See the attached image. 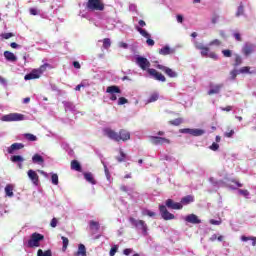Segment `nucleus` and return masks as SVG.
Masks as SVG:
<instances>
[{"label": "nucleus", "instance_id": "nucleus-1", "mask_svg": "<svg viewBox=\"0 0 256 256\" xmlns=\"http://www.w3.org/2000/svg\"><path fill=\"white\" fill-rule=\"evenodd\" d=\"M103 133L105 137H108V139H111L112 141H116V143H119L120 141H129V139H131V133L126 129H120L119 132H116L111 128H104Z\"/></svg>", "mask_w": 256, "mask_h": 256}, {"label": "nucleus", "instance_id": "nucleus-2", "mask_svg": "<svg viewBox=\"0 0 256 256\" xmlns=\"http://www.w3.org/2000/svg\"><path fill=\"white\" fill-rule=\"evenodd\" d=\"M86 8L88 11H105V4L101 0H88Z\"/></svg>", "mask_w": 256, "mask_h": 256}, {"label": "nucleus", "instance_id": "nucleus-3", "mask_svg": "<svg viewBox=\"0 0 256 256\" xmlns=\"http://www.w3.org/2000/svg\"><path fill=\"white\" fill-rule=\"evenodd\" d=\"M43 239H45V236H43V234H39L37 232L33 233L28 240V247H40L41 241H43Z\"/></svg>", "mask_w": 256, "mask_h": 256}, {"label": "nucleus", "instance_id": "nucleus-4", "mask_svg": "<svg viewBox=\"0 0 256 256\" xmlns=\"http://www.w3.org/2000/svg\"><path fill=\"white\" fill-rule=\"evenodd\" d=\"M131 225H133L136 229H141L143 235H147V223L144 220H137L133 217L129 218Z\"/></svg>", "mask_w": 256, "mask_h": 256}, {"label": "nucleus", "instance_id": "nucleus-5", "mask_svg": "<svg viewBox=\"0 0 256 256\" xmlns=\"http://www.w3.org/2000/svg\"><path fill=\"white\" fill-rule=\"evenodd\" d=\"M159 211H160V215H161L162 219H164V221H171V220L175 219V215L170 213L169 210H167V206L159 205Z\"/></svg>", "mask_w": 256, "mask_h": 256}, {"label": "nucleus", "instance_id": "nucleus-6", "mask_svg": "<svg viewBox=\"0 0 256 256\" xmlns=\"http://www.w3.org/2000/svg\"><path fill=\"white\" fill-rule=\"evenodd\" d=\"M136 31H138V33H140V35L142 37H145L146 40V43L149 47H153V45H155V40L151 39V34H149V32H147V30L139 27V26H136Z\"/></svg>", "mask_w": 256, "mask_h": 256}, {"label": "nucleus", "instance_id": "nucleus-7", "mask_svg": "<svg viewBox=\"0 0 256 256\" xmlns=\"http://www.w3.org/2000/svg\"><path fill=\"white\" fill-rule=\"evenodd\" d=\"M25 115L19 113H10L2 117V121L11 122V121H23Z\"/></svg>", "mask_w": 256, "mask_h": 256}, {"label": "nucleus", "instance_id": "nucleus-8", "mask_svg": "<svg viewBox=\"0 0 256 256\" xmlns=\"http://www.w3.org/2000/svg\"><path fill=\"white\" fill-rule=\"evenodd\" d=\"M136 63L143 71H147V69L151 67V62H149V60H147L145 57L138 56L136 58Z\"/></svg>", "mask_w": 256, "mask_h": 256}, {"label": "nucleus", "instance_id": "nucleus-9", "mask_svg": "<svg viewBox=\"0 0 256 256\" xmlns=\"http://www.w3.org/2000/svg\"><path fill=\"white\" fill-rule=\"evenodd\" d=\"M147 72L149 73V75H151V77H154L156 81H161L162 83H165V81H167V78H165V76L162 75L161 72H157V70L153 68H148Z\"/></svg>", "mask_w": 256, "mask_h": 256}, {"label": "nucleus", "instance_id": "nucleus-10", "mask_svg": "<svg viewBox=\"0 0 256 256\" xmlns=\"http://www.w3.org/2000/svg\"><path fill=\"white\" fill-rule=\"evenodd\" d=\"M150 141L153 145H165V143L167 145L171 144V140L159 136H151Z\"/></svg>", "mask_w": 256, "mask_h": 256}, {"label": "nucleus", "instance_id": "nucleus-11", "mask_svg": "<svg viewBox=\"0 0 256 256\" xmlns=\"http://www.w3.org/2000/svg\"><path fill=\"white\" fill-rule=\"evenodd\" d=\"M242 53L245 57H249V55H253L255 53V44L246 43L242 48Z\"/></svg>", "mask_w": 256, "mask_h": 256}, {"label": "nucleus", "instance_id": "nucleus-12", "mask_svg": "<svg viewBox=\"0 0 256 256\" xmlns=\"http://www.w3.org/2000/svg\"><path fill=\"white\" fill-rule=\"evenodd\" d=\"M106 93H110V95H112L110 97L111 101H117V95H115V93H121V89L119 88V86H108L106 89Z\"/></svg>", "mask_w": 256, "mask_h": 256}, {"label": "nucleus", "instance_id": "nucleus-13", "mask_svg": "<svg viewBox=\"0 0 256 256\" xmlns=\"http://www.w3.org/2000/svg\"><path fill=\"white\" fill-rule=\"evenodd\" d=\"M157 69H160V71H163L170 78L177 77V72L173 71V69H171L169 67L158 64Z\"/></svg>", "mask_w": 256, "mask_h": 256}, {"label": "nucleus", "instance_id": "nucleus-14", "mask_svg": "<svg viewBox=\"0 0 256 256\" xmlns=\"http://www.w3.org/2000/svg\"><path fill=\"white\" fill-rule=\"evenodd\" d=\"M222 88L223 84H210V90L208 91V95H219Z\"/></svg>", "mask_w": 256, "mask_h": 256}, {"label": "nucleus", "instance_id": "nucleus-15", "mask_svg": "<svg viewBox=\"0 0 256 256\" xmlns=\"http://www.w3.org/2000/svg\"><path fill=\"white\" fill-rule=\"evenodd\" d=\"M166 207H168V209H174V210L183 209V205L179 202L173 201V199L166 200Z\"/></svg>", "mask_w": 256, "mask_h": 256}, {"label": "nucleus", "instance_id": "nucleus-16", "mask_svg": "<svg viewBox=\"0 0 256 256\" xmlns=\"http://www.w3.org/2000/svg\"><path fill=\"white\" fill-rule=\"evenodd\" d=\"M27 175L29 179L32 181L33 185H39V174H37L35 170H28Z\"/></svg>", "mask_w": 256, "mask_h": 256}, {"label": "nucleus", "instance_id": "nucleus-17", "mask_svg": "<svg viewBox=\"0 0 256 256\" xmlns=\"http://www.w3.org/2000/svg\"><path fill=\"white\" fill-rule=\"evenodd\" d=\"M24 147L25 145H23V143H13L10 147H8L7 153H9V155H13L15 151H19Z\"/></svg>", "mask_w": 256, "mask_h": 256}, {"label": "nucleus", "instance_id": "nucleus-18", "mask_svg": "<svg viewBox=\"0 0 256 256\" xmlns=\"http://www.w3.org/2000/svg\"><path fill=\"white\" fill-rule=\"evenodd\" d=\"M186 223H192V225H199L201 223V219L195 214H190L185 217Z\"/></svg>", "mask_w": 256, "mask_h": 256}, {"label": "nucleus", "instance_id": "nucleus-19", "mask_svg": "<svg viewBox=\"0 0 256 256\" xmlns=\"http://www.w3.org/2000/svg\"><path fill=\"white\" fill-rule=\"evenodd\" d=\"M39 77H41V75L39 74L37 69H33L29 74H26L24 76V79L25 81H31L33 79H39Z\"/></svg>", "mask_w": 256, "mask_h": 256}, {"label": "nucleus", "instance_id": "nucleus-20", "mask_svg": "<svg viewBox=\"0 0 256 256\" xmlns=\"http://www.w3.org/2000/svg\"><path fill=\"white\" fill-rule=\"evenodd\" d=\"M83 175L84 179H86L88 183H91V185H97V180H95V177H93V173L84 172Z\"/></svg>", "mask_w": 256, "mask_h": 256}, {"label": "nucleus", "instance_id": "nucleus-21", "mask_svg": "<svg viewBox=\"0 0 256 256\" xmlns=\"http://www.w3.org/2000/svg\"><path fill=\"white\" fill-rule=\"evenodd\" d=\"M4 57L6 61H10L11 63H15L17 61V56L11 51H5Z\"/></svg>", "mask_w": 256, "mask_h": 256}, {"label": "nucleus", "instance_id": "nucleus-22", "mask_svg": "<svg viewBox=\"0 0 256 256\" xmlns=\"http://www.w3.org/2000/svg\"><path fill=\"white\" fill-rule=\"evenodd\" d=\"M70 167L72 171H78V173H81L83 171V168L81 167V163L77 160H72L70 163Z\"/></svg>", "mask_w": 256, "mask_h": 256}, {"label": "nucleus", "instance_id": "nucleus-23", "mask_svg": "<svg viewBox=\"0 0 256 256\" xmlns=\"http://www.w3.org/2000/svg\"><path fill=\"white\" fill-rule=\"evenodd\" d=\"M193 201H195V197L187 195L181 199L180 204H182L183 207V205H189L190 203H193Z\"/></svg>", "mask_w": 256, "mask_h": 256}, {"label": "nucleus", "instance_id": "nucleus-24", "mask_svg": "<svg viewBox=\"0 0 256 256\" xmlns=\"http://www.w3.org/2000/svg\"><path fill=\"white\" fill-rule=\"evenodd\" d=\"M47 69H53V66H51V64L49 63H45L41 65L39 68H37L36 71H38V74L43 75V73H45Z\"/></svg>", "mask_w": 256, "mask_h": 256}, {"label": "nucleus", "instance_id": "nucleus-25", "mask_svg": "<svg viewBox=\"0 0 256 256\" xmlns=\"http://www.w3.org/2000/svg\"><path fill=\"white\" fill-rule=\"evenodd\" d=\"M172 53H175V50L171 49L169 46H164L159 50L160 55H172Z\"/></svg>", "mask_w": 256, "mask_h": 256}, {"label": "nucleus", "instance_id": "nucleus-26", "mask_svg": "<svg viewBox=\"0 0 256 256\" xmlns=\"http://www.w3.org/2000/svg\"><path fill=\"white\" fill-rule=\"evenodd\" d=\"M76 256H87V248L84 244H79L78 251L75 254Z\"/></svg>", "mask_w": 256, "mask_h": 256}, {"label": "nucleus", "instance_id": "nucleus-27", "mask_svg": "<svg viewBox=\"0 0 256 256\" xmlns=\"http://www.w3.org/2000/svg\"><path fill=\"white\" fill-rule=\"evenodd\" d=\"M90 225V229L91 231H99V229H101V225L99 224V222L95 221V220H91L89 222Z\"/></svg>", "mask_w": 256, "mask_h": 256}, {"label": "nucleus", "instance_id": "nucleus-28", "mask_svg": "<svg viewBox=\"0 0 256 256\" xmlns=\"http://www.w3.org/2000/svg\"><path fill=\"white\" fill-rule=\"evenodd\" d=\"M243 64V58L239 54H235L233 67H239V65Z\"/></svg>", "mask_w": 256, "mask_h": 256}, {"label": "nucleus", "instance_id": "nucleus-29", "mask_svg": "<svg viewBox=\"0 0 256 256\" xmlns=\"http://www.w3.org/2000/svg\"><path fill=\"white\" fill-rule=\"evenodd\" d=\"M32 161L33 163H45V159H43V156L39 155V154H34L32 157Z\"/></svg>", "mask_w": 256, "mask_h": 256}, {"label": "nucleus", "instance_id": "nucleus-30", "mask_svg": "<svg viewBox=\"0 0 256 256\" xmlns=\"http://www.w3.org/2000/svg\"><path fill=\"white\" fill-rule=\"evenodd\" d=\"M158 100H159V93L154 92L149 96L146 103H155V101H158Z\"/></svg>", "mask_w": 256, "mask_h": 256}, {"label": "nucleus", "instance_id": "nucleus-31", "mask_svg": "<svg viewBox=\"0 0 256 256\" xmlns=\"http://www.w3.org/2000/svg\"><path fill=\"white\" fill-rule=\"evenodd\" d=\"M5 193H6V197H13V195H14L13 185L7 184L5 187Z\"/></svg>", "mask_w": 256, "mask_h": 256}, {"label": "nucleus", "instance_id": "nucleus-32", "mask_svg": "<svg viewBox=\"0 0 256 256\" xmlns=\"http://www.w3.org/2000/svg\"><path fill=\"white\" fill-rule=\"evenodd\" d=\"M192 137H201V135H205V130L203 129H192Z\"/></svg>", "mask_w": 256, "mask_h": 256}, {"label": "nucleus", "instance_id": "nucleus-33", "mask_svg": "<svg viewBox=\"0 0 256 256\" xmlns=\"http://www.w3.org/2000/svg\"><path fill=\"white\" fill-rule=\"evenodd\" d=\"M10 161H12V163H23L25 159L22 156L14 155V156H11Z\"/></svg>", "mask_w": 256, "mask_h": 256}, {"label": "nucleus", "instance_id": "nucleus-34", "mask_svg": "<svg viewBox=\"0 0 256 256\" xmlns=\"http://www.w3.org/2000/svg\"><path fill=\"white\" fill-rule=\"evenodd\" d=\"M183 123V118H176L174 120L169 121V125H173L174 127H179Z\"/></svg>", "mask_w": 256, "mask_h": 256}, {"label": "nucleus", "instance_id": "nucleus-35", "mask_svg": "<svg viewBox=\"0 0 256 256\" xmlns=\"http://www.w3.org/2000/svg\"><path fill=\"white\" fill-rule=\"evenodd\" d=\"M120 156L116 157V160L118 161V163H123V161H125V159H127V154H125V152H123V150L120 149L119 151Z\"/></svg>", "mask_w": 256, "mask_h": 256}, {"label": "nucleus", "instance_id": "nucleus-36", "mask_svg": "<svg viewBox=\"0 0 256 256\" xmlns=\"http://www.w3.org/2000/svg\"><path fill=\"white\" fill-rule=\"evenodd\" d=\"M37 256H53V253L51 252V250L43 251L42 249H39L37 251Z\"/></svg>", "mask_w": 256, "mask_h": 256}, {"label": "nucleus", "instance_id": "nucleus-37", "mask_svg": "<svg viewBox=\"0 0 256 256\" xmlns=\"http://www.w3.org/2000/svg\"><path fill=\"white\" fill-rule=\"evenodd\" d=\"M241 241H244V242L252 241V246L255 247V245H256V238L255 237L242 236Z\"/></svg>", "mask_w": 256, "mask_h": 256}, {"label": "nucleus", "instance_id": "nucleus-38", "mask_svg": "<svg viewBox=\"0 0 256 256\" xmlns=\"http://www.w3.org/2000/svg\"><path fill=\"white\" fill-rule=\"evenodd\" d=\"M237 75H239V71L237 69L230 71V81H235L237 79Z\"/></svg>", "mask_w": 256, "mask_h": 256}, {"label": "nucleus", "instance_id": "nucleus-39", "mask_svg": "<svg viewBox=\"0 0 256 256\" xmlns=\"http://www.w3.org/2000/svg\"><path fill=\"white\" fill-rule=\"evenodd\" d=\"M61 239H62V243H63L62 249H63V251H65L67 249V247H69V238L62 236Z\"/></svg>", "mask_w": 256, "mask_h": 256}, {"label": "nucleus", "instance_id": "nucleus-40", "mask_svg": "<svg viewBox=\"0 0 256 256\" xmlns=\"http://www.w3.org/2000/svg\"><path fill=\"white\" fill-rule=\"evenodd\" d=\"M25 139H27V141H37V136L31 134V133H26L24 134Z\"/></svg>", "mask_w": 256, "mask_h": 256}, {"label": "nucleus", "instance_id": "nucleus-41", "mask_svg": "<svg viewBox=\"0 0 256 256\" xmlns=\"http://www.w3.org/2000/svg\"><path fill=\"white\" fill-rule=\"evenodd\" d=\"M209 45H210V47H213V45H214L215 47H221L222 42H221V40H219V39H214V40H212V41L209 43Z\"/></svg>", "mask_w": 256, "mask_h": 256}, {"label": "nucleus", "instance_id": "nucleus-42", "mask_svg": "<svg viewBox=\"0 0 256 256\" xmlns=\"http://www.w3.org/2000/svg\"><path fill=\"white\" fill-rule=\"evenodd\" d=\"M200 51L202 57H207L209 55L210 49L209 47L204 46Z\"/></svg>", "mask_w": 256, "mask_h": 256}, {"label": "nucleus", "instance_id": "nucleus-43", "mask_svg": "<svg viewBox=\"0 0 256 256\" xmlns=\"http://www.w3.org/2000/svg\"><path fill=\"white\" fill-rule=\"evenodd\" d=\"M51 181L53 185H59V175L52 174Z\"/></svg>", "mask_w": 256, "mask_h": 256}, {"label": "nucleus", "instance_id": "nucleus-44", "mask_svg": "<svg viewBox=\"0 0 256 256\" xmlns=\"http://www.w3.org/2000/svg\"><path fill=\"white\" fill-rule=\"evenodd\" d=\"M238 73H242V74H245V73H251V67L249 66H244L242 68H240L238 70Z\"/></svg>", "mask_w": 256, "mask_h": 256}, {"label": "nucleus", "instance_id": "nucleus-45", "mask_svg": "<svg viewBox=\"0 0 256 256\" xmlns=\"http://www.w3.org/2000/svg\"><path fill=\"white\" fill-rule=\"evenodd\" d=\"M109 47H111V39L105 38L103 40V48L104 49H109Z\"/></svg>", "mask_w": 256, "mask_h": 256}, {"label": "nucleus", "instance_id": "nucleus-46", "mask_svg": "<svg viewBox=\"0 0 256 256\" xmlns=\"http://www.w3.org/2000/svg\"><path fill=\"white\" fill-rule=\"evenodd\" d=\"M218 22H219V14L214 13V14L212 15V18H211V23H212L213 25H217Z\"/></svg>", "mask_w": 256, "mask_h": 256}, {"label": "nucleus", "instance_id": "nucleus-47", "mask_svg": "<svg viewBox=\"0 0 256 256\" xmlns=\"http://www.w3.org/2000/svg\"><path fill=\"white\" fill-rule=\"evenodd\" d=\"M142 215L148 216V217H155L156 214H155V212L146 209V210L142 211Z\"/></svg>", "mask_w": 256, "mask_h": 256}, {"label": "nucleus", "instance_id": "nucleus-48", "mask_svg": "<svg viewBox=\"0 0 256 256\" xmlns=\"http://www.w3.org/2000/svg\"><path fill=\"white\" fill-rule=\"evenodd\" d=\"M243 13H244V7H243V4H240L236 12V17H241Z\"/></svg>", "mask_w": 256, "mask_h": 256}, {"label": "nucleus", "instance_id": "nucleus-49", "mask_svg": "<svg viewBox=\"0 0 256 256\" xmlns=\"http://www.w3.org/2000/svg\"><path fill=\"white\" fill-rule=\"evenodd\" d=\"M222 55H223V57H232L233 51H231L229 49L222 50Z\"/></svg>", "mask_w": 256, "mask_h": 256}, {"label": "nucleus", "instance_id": "nucleus-50", "mask_svg": "<svg viewBox=\"0 0 256 256\" xmlns=\"http://www.w3.org/2000/svg\"><path fill=\"white\" fill-rule=\"evenodd\" d=\"M117 251H119V246L118 245H114L109 252L110 256H115V253H117Z\"/></svg>", "mask_w": 256, "mask_h": 256}, {"label": "nucleus", "instance_id": "nucleus-51", "mask_svg": "<svg viewBox=\"0 0 256 256\" xmlns=\"http://www.w3.org/2000/svg\"><path fill=\"white\" fill-rule=\"evenodd\" d=\"M11 37H15V34L11 32L1 34L2 39H11Z\"/></svg>", "mask_w": 256, "mask_h": 256}, {"label": "nucleus", "instance_id": "nucleus-52", "mask_svg": "<svg viewBox=\"0 0 256 256\" xmlns=\"http://www.w3.org/2000/svg\"><path fill=\"white\" fill-rule=\"evenodd\" d=\"M233 135H235V130H229L228 132L224 133V137H226L227 139H231Z\"/></svg>", "mask_w": 256, "mask_h": 256}, {"label": "nucleus", "instance_id": "nucleus-53", "mask_svg": "<svg viewBox=\"0 0 256 256\" xmlns=\"http://www.w3.org/2000/svg\"><path fill=\"white\" fill-rule=\"evenodd\" d=\"M210 59H214V61H217V59H219V57L217 56V53L215 52H208V56Z\"/></svg>", "mask_w": 256, "mask_h": 256}, {"label": "nucleus", "instance_id": "nucleus-54", "mask_svg": "<svg viewBox=\"0 0 256 256\" xmlns=\"http://www.w3.org/2000/svg\"><path fill=\"white\" fill-rule=\"evenodd\" d=\"M126 103H129V100L125 97H120L118 100V105H125Z\"/></svg>", "mask_w": 256, "mask_h": 256}, {"label": "nucleus", "instance_id": "nucleus-55", "mask_svg": "<svg viewBox=\"0 0 256 256\" xmlns=\"http://www.w3.org/2000/svg\"><path fill=\"white\" fill-rule=\"evenodd\" d=\"M192 131H193V129H191V128L180 129V133H185V134H188V135H192Z\"/></svg>", "mask_w": 256, "mask_h": 256}, {"label": "nucleus", "instance_id": "nucleus-56", "mask_svg": "<svg viewBox=\"0 0 256 256\" xmlns=\"http://www.w3.org/2000/svg\"><path fill=\"white\" fill-rule=\"evenodd\" d=\"M59 223V221L57 220V218H53L50 222V227H52L53 229H55V227H57V224Z\"/></svg>", "mask_w": 256, "mask_h": 256}, {"label": "nucleus", "instance_id": "nucleus-57", "mask_svg": "<svg viewBox=\"0 0 256 256\" xmlns=\"http://www.w3.org/2000/svg\"><path fill=\"white\" fill-rule=\"evenodd\" d=\"M238 193L240 195H243V197H249V191L248 190L239 189Z\"/></svg>", "mask_w": 256, "mask_h": 256}, {"label": "nucleus", "instance_id": "nucleus-58", "mask_svg": "<svg viewBox=\"0 0 256 256\" xmlns=\"http://www.w3.org/2000/svg\"><path fill=\"white\" fill-rule=\"evenodd\" d=\"M211 151H218L219 150V144L213 142L210 146Z\"/></svg>", "mask_w": 256, "mask_h": 256}, {"label": "nucleus", "instance_id": "nucleus-59", "mask_svg": "<svg viewBox=\"0 0 256 256\" xmlns=\"http://www.w3.org/2000/svg\"><path fill=\"white\" fill-rule=\"evenodd\" d=\"M104 171H105V175L107 177L108 180L111 179V174L109 173V168H107V165L104 164Z\"/></svg>", "mask_w": 256, "mask_h": 256}, {"label": "nucleus", "instance_id": "nucleus-60", "mask_svg": "<svg viewBox=\"0 0 256 256\" xmlns=\"http://www.w3.org/2000/svg\"><path fill=\"white\" fill-rule=\"evenodd\" d=\"M123 253L127 256L131 255V253H133V249L131 248H126L123 250Z\"/></svg>", "mask_w": 256, "mask_h": 256}, {"label": "nucleus", "instance_id": "nucleus-61", "mask_svg": "<svg viewBox=\"0 0 256 256\" xmlns=\"http://www.w3.org/2000/svg\"><path fill=\"white\" fill-rule=\"evenodd\" d=\"M210 224L211 225H221V220L211 219Z\"/></svg>", "mask_w": 256, "mask_h": 256}, {"label": "nucleus", "instance_id": "nucleus-62", "mask_svg": "<svg viewBox=\"0 0 256 256\" xmlns=\"http://www.w3.org/2000/svg\"><path fill=\"white\" fill-rule=\"evenodd\" d=\"M195 48L198 49L199 51L202 50L203 47H205L203 44L199 43V42H195Z\"/></svg>", "mask_w": 256, "mask_h": 256}, {"label": "nucleus", "instance_id": "nucleus-63", "mask_svg": "<svg viewBox=\"0 0 256 256\" xmlns=\"http://www.w3.org/2000/svg\"><path fill=\"white\" fill-rule=\"evenodd\" d=\"M234 37L236 41H243V39L241 38V34L239 32L234 33Z\"/></svg>", "mask_w": 256, "mask_h": 256}, {"label": "nucleus", "instance_id": "nucleus-64", "mask_svg": "<svg viewBox=\"0 0 256 256\" xmlns=\"http://www.w3.org/2000/svg\"><path fill=\"white\" fill-rule=\"evenodd\" d=\"M219 35H220V37H221L222 39H227V33H225L224 30H220V31H219Z\"/></svg>", "mask_w": 256, "mask_h": 256}]
</instances>
